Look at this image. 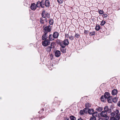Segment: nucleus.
<instances>
[{"mask_svg":"<svg viewBox=\"0 0 120 120\" xmlns=\"http://www.w3.org/2000/svg\"><path fill=\"white\" fill-rule=\"evenodd\" d=\"M53 56L52 54H50V58L51 60H52L53 59Z\"/></svg>","mask_w":120,"mask_h":120,"instance_id":"obj_38","label":"nucleus"},{"mask_svg":"<svg viewBox=\"0 0 120 120\" xmlns=\"http://www.w3.org/2000/svg\"><path fill=\"white\" fill-rule=\"evenodd\" d=\"M105 22H106L105 21L103 20L101 21L100 25L101 26H103L105 23Z\"/></svg>","mask_w":120,"mask_h":120,"instance_id":"obj_32","label":"nucleus"},{"mask_svg":"<svg viewBox=\"0 0 120 120\" xmlns=\"http://www.w3.org/2000/svg\"><path fill=\"white\" fill-rule=\"evenodd\" d=\"M41 3V2H40L39 1H38L37 2V4L36 6H37V7H38V4H39L40 5Z\"/></svg>","mask_w":120,"mask_h":120,"instance_id":"obj_40","label":"nucleus"},{"mask_svg":"<svg viewBox=\"0 0 120 120\" xmlns=\"http://www.w3.org/2000/svg\"><path fill=\"white\" fill-rule=\"evenodd\" d=\"M105 98H104V96H102L101 97V101H102L104 102V99Z\"/></svg>","mask_w":120,"mask_h":120,"instance_id":"obj_36","label":"nucleus"},{"mask_svg":"<svg viewBox=\"0 0 120 120\" xmlns=\"http://www.w3.org/2000/svg\"><path fill=\"white\" fill-rule=\"evenodd\" d=\"M117 105L118 106H120V101L118 102Z\"/></svg>","mask_w":120,"mask_h":120,"instance_id":"obj_42","label":"nucleus"},{"mask_svg":"<svg viewBox=\"0 0 120 120\" xmlns=\"http://www.w3.org/2000/svg\"><path fill=\"white\" fill-rule=\"evenodd\" d=\"M65 120H69V119L68 118H65Z\"/></svg>","mask_w":120,"mask_h":120,"instance_id":"obj_45","label":"nucleus"},{"mask_svg":"<svg viewBox=\"0 0 120 120\" xmlns=\"http://www.w3.org/2000/svg\"><path fill=\"white\" fill-rule=\"evenodd\" d=\"M60 46L61 47L60 48V50L61 52L63 53L66 52V49L65 48V46L62 43H61Z\"/></svg>","mask_w":120,"mask_h":120,"instance_id":"obj_5","label":"nucleus"},{"mask_svg":"<svg viewBox=\"0 0 120 120\" xmlns=\"http://www.w3.org/2000/svg\"><path fill=\"white\" fill-rule=\"evenodd\" d=\"M99 13L100 14H102L104 13V11L103 10H99Z\"/></svg>","mask_w":120,"mask_h":120,"instance_id":"obj_34","label":"nucleus"},{"mask_svg":"<svg viewBox=\"0 0 120 120\" xmlns=\"http://www.w3.org/2000/svg\"><path fill=\"white\" fill-rule=\"evenodd\" d=\"M95 29L97 31L99 30L100 29V26L98 24H97L96 25L95 28Z\"/></svg>","mask_w":120,"mask_h":120,"instance_id":"obj_23","label":"nucleus"},{"mask_svg":"<svg viewBox=\"0 0 120 120\" xmlns=\"http://www.w3.org/2000/svg\"><path fill=\"white\" fill-rule=\"evenodd\" d=\"M100 115L102 117H104V119L105 120H108L109 119V116L107 115V112L104 111L101 112Z\"/></svg>","mask_w":120,"mask_h":120,"instance_id":"obj_1","label":"nucleus"},{"mask_svg":"<svg viewBox=\"0 0 120 120\" xmlns=\"http://www.w3.org/2000/svg\"><path fill=\"white\" fill-rule=\"evenodd\" d=\"M107 99L108 102L109 103H110L112 102V96H110Z\"/></svg>","mask_w":120,"mask_h":120,"instance_id":"obj_21","label":"nucleus"},{"mask_svg":"<svg viewBox=\"0 0 120 120\" xmlns=\"http://www.w3.org/2000/svg\"><path fill=\"white\" fill-rule=\"evenodd\" d=\"M79 35L78 34H76L75 35V37L77 38H79Z\"/></svg>","mask_w":120,"mask_h":120,"instance_id":"obj_37","label":"nucleus"},{"mask_svg":"<svg viewBox=\"0 0 120 120\" xmlns=\"http://www.w3.org/2000/svg\"><path fill=\"white\" fill-rule=\"evenodd\" d=\"M53 20L52 19H51L49 20V23L50 25H52L53 24Z\"/></svg>","mask_w":120,"mask_h":120,"instance_id":"obj_27","label":"nucleus"},{"mask_svg":"<svg viewBox=\"0 0 120 120\" xmlns=\"http://www.w3.org/2000/svg\"><path fill=\"white\" fill-rule=\"evenodd\" d=\"M40 5L41 6L42 8H44V2L43 1H42L41 2V3H40Z\"/></svg>","mask_w":120,"mask_h":120,"instance_id":"obj_24","label":"nucleus"},{"mask_svg":"<svg viewBox=\"0 0 120 120\" xmlns=\"http://www.w3.org/2000/svg\"><path fill=\"white\" fill-rule=\"evenodd\" d=\"M107 15L106 14H104L103 17L105 18H106L107 17Z\"/></svg>","mask_w":120,"mask_h":120,"instance_id":"obj_43","label":"nucleus"},{"mask_svg":"<svg viewBox=\"0 0 120 120\" xmlns=\"http://www.w3.org/2000/svg\"><path fill=\"white\" fill-rule=\"evenodd\" d=\"M45 6L47 7H49V0H47L45 1Z\"/></svg>","mask_w":120,"mask_h":120,"instance_id":"obj_17","label":"nucleus"},{"mask_svg":"<svg viewBox=\"0 0 120 120\" xmlns=\"http://www.w3.org/2000/svg\"><path fill=\"white\" fill-rule=\"evenodd\" d=\"M62 44L65 46V45H68L69 42L68 39H65L63 42H62Z\"/></svg>","mask_w":120,"mask_h":120,"instance_id":"obj_10","label":"nucleus"},{"mask_svg":"<svg viewBox=\"0 0 120 120\" xmlns=\"http://www.w3.org/2000/svg\"><path fill=\"white\" fill-rule=\"evenodd\" d=\"M58 2L60 4H62L63 2V0H57Z\"/></svg>","mask_w":120,"mask_h":120,"instance_id":"obj_35","label":"nucleus"},{"mask_svg":"<svg viewBox=\"0 0 120 120\" xmlns=\"http://www.w3.org/2000/svg\"><path fill=\"white\" fill-rule=\"evenodd\" d=\"M115 112L116 114V115L119 116V114H120L119 113V110L117 109H116L115 111Z\"/></svg>","mask_w":120,"mask_h":120,"instance_id":"obj_25","label":"nucleus"},{"mask_svg":"<svg viewBox=\"0 0 120 120\" xmlns=\"http://www.w3.org/2000/svg\"><path fill=\"white\" fill-rule=\"evenodd\" d=\"M120 118V114H119V116L116 115L113 117L110 118V120H119Z\"/></svg>","mask_w":120,"mask_h":120,"instance_id":"obj_6","label":"nucleus"},{"mask_svg":"<svg viewBox=\"0 0 120 120\" xmlns=\"http://www.w3.org/2000/svg\"><path fill=\"white\" fill-rule=\"evenodd\" d=\"M104 111H105L107 113H109L111 112V110L109 108L108 106H106L104 108Z\"/></svg>","mask_w":120,"mask_h":120,"instance_id":"obj_7","label":"nucleus"},{"mask_svg":"<svg viewBox=\"0 0 120 120\" xmlns=\"http://www.w3.org/2000/svg\"><path fill=\"white\" fill-rule=\"evenodd\" d=\"M94 110L92 109H90L88 111V113L90 114H92L94 113Z\"/></svg>","mask_w":120,"mask_h":120,"instance_id":"obj_16","label":"nucleus"},{"mask_svg":"<svg viewBox=\"0 0 120 120\" xmlns=\"http://www.w3.org/2000/svg\"><path fill=\"white\" fill-rule=\"evenodd\" d=\"M65 37H67V38H68L69 37V35L68 34H65Z\"/></svg>","mask_w":120,"mask_h":120,"instance_id":"obj_44","label":"nucleus"},{"mask_svg":"<svg viewBox=\"0 0 120 120\" xmlns=\"http://www.w3.org/2000/svg\"><path fill=\"white\" fill-rule=\"evenodd\" d=\"M69 38L70 39L72 40H73L74 39V38L72 36H70L69 37Z\"/></svg>","mask_w":120,"mask_h":120,"instance_id":"obj_39","label":"nucleus"},{"mask_svg":"<svg viewBox=\"0 0 120 120\" xmlns=\"http://www.w3.org/2000/svg\"><path fill=\"white\" fill-rule=\"evenodd\" d=\"M51 46H52V44H51Z\"/></svg>","mask_w":120,"mask_h":120,"instance_id":"obj_47","label":"nucleus"},{"mask_svg":"<svg viewBox=\"0 0 120 120\" xmlns=\"http://www.w3.org/2000/svg\"><path fill=\"white\" fill-rule=\"evenodd\" d=\"M46 12L44 10L41 13V16L42 17L44 18H45L47 16L46 14Z\"/></svg>","mask_w":120,"mask_h":120,"instance_id":"obj_15","label":"nucleus"},{"mask_svg":"<svg viewBox=\"0 0 120 120\" xmlns=\"http://www.w3.org/2000/svg\"><path fill=\"white\" fill-rule=\"evenodd\" d=\"M111 118L114 117L115 116V113L114 112H112L110 114Z\"/></svg>","mask_w":120,"mask_h":120,"instance_id":"obj_28","label":"nucleus"},{"mask_svg":"<svg viewBox=\"0 0 120 120\" xmlns=\"http://www.w3.org/2000/svg\"><path fill=\"white\" fill-rule=\"evenodd\" d=\"M54 38L52 36V34H50L49 36V40L50 41L53 40H54Z\"/></svg>","mask_w":120,"mask_h":120,"instance_id":"obj_19","label":"nucleus"},{"mask_svg":"<svg viewBox=\"0 0 120 120\" xmlns=\"http://www.w3.org/2000/svg\"><path fill=\"white\" fill-rule=\"evenodd\" d=\"M51 47L49 46L47 48V51L48 52H50L51 50Z\"/></svg>","mask_w":120,"mask_h":120,"instance_id":"obj_26","label":"nucleus"},{"mask_svg":"<svg viewBox=\"0 0 120 120\" xmlns=\"http://www.w3.org/2000/svg\"><path fill=\"white\" fill-rule=\"evenodd\" d=\"M57 43H58V44H60V45H61V43H62V42L61 43L60 42V41L59 40H58L57 41Z\"/></svg>","mask_w":120,"mask_h":120,"instance_id":"obj_41","label":"nucleus"},{"mask_svg":"<svg viewBox=\"0 0 120 120\" xmlns=\"http://www.w3.org/2000/svg\"><path fill=\"white\" fill-rule=\"evenodd\" d=\"M50 41L48 39H47L42 41V45L44 46H46L49 45L50 44Z\"/></svg>","mask_w":120,"mask_h":120,"instance_id":"obj_3","label":"nucleus"},{"mask_svg":"<svg viewBox=\"0 0 120 120\" xmlns=\"http://www.w3.org/2000/svg\"><path fill=\"white\" fill-rule=\"evenodd\" d=\"M95 34V32L94 31H93L91 32H90V36L94 35Z\"/></svg>","mask_w":120,"mask_h":120,"instance_id":"obj_30","label":"nucleus"},{"mask_svg":"<svg viewBox=\"0 0 120 120\" xmlns=\"http://www.w3.org/2000/svg\"><path fill=\"white\" fill-rule=\"evenodd\" d=\"M117 92V90H116L114 89L112 92V94L113 95H115L116 94Z\"/></svg>","mask_w":120,"mask_h":120,"instance_id":"obj_20","label":"nucleus"},{"mask_svg":"<svg viewBox=\"0 0 120 120\" xmlns=\"http://www.w3.org/2000/svg\"><path fill=\"white\" fill-rule=\"evenodd\" d=\"M86 110V108H85L83 110H81L79 112L80 114L81 115H82L84 114V113H86L87 112Z\"/></svg>","mask_w":120,"mask_h":120,"instance_id":"obj_13","label":"nucleus"},{"mask_svg":"<svg viewBox=\"0 0 120 120\" xmlns=\"http://www.w3.org/2000/svg\"><path fill=\"white\" fill-rule=\"evenodd\" d=\"M51 26L50 25L45 27L44 29V33L47 34L48 32H50L51 31Z\"/></svg>","mask_w":120,"mask_h":120,"instance_id":"obj_2","label":"nucleus"},{"mask_svg":"<svg viewBox=\"0 0 120 120\" xmlns=\"http://www.w3.org/2000/svg\"><path fill=\"white\" fill-rule=\"evenodd\" d=\"M30 8L32 10H34L36 9V5L34 3L32 4L31 5Z\"/></svg>","mask_w":120,"mask_h":120,"instance_id":"obj_9","label":"nucleus"},{"mask_svg":"<svg viewBox=\"0 0 120 120\" xmlns=\"http://www.w3.org/2000/svg\"><path fill=\"white\" fill-rule=\"evenodd\" d=\"M103 109V108L101 107H98L96 109V110L97 112H100Z\"/></svg>","mask_w":120,"mask_h":120,"instance_id":"obj_18","label":"nucleus"},{"mask_svg":"<svg viewBox=\"0 0 120 120\" xmlns=\"http://www.w3.org/2000/svg\"><path fill=\"white\" fill-rule=\"evenodd\" d=\"M98 114V112H95L92 114V116L91 117L90 119V120H96V117L97 116V114Z\"/></svg>","mask_w":120,"mask_h":120,"instance_id":"obj_4","label":"nucleus"},{"mask_svg":"<svg viewBox=\"0 0 120 120\" xmlns=\"http://www.w3.org/2000/svg\"><path fill=\"white\" fill-rule=\"evenodd\" d=\"M86 107V108H88L89 107H90L91 106V105L88 103H87L85 105Z\"/></svg>","mask_w":120,"mask_h":120,"instance_id":"obj_29","label":"nucleus"},{"mask_svg":"<svg viewBox=\"0 0 120 120\" xmlns=\"http://www.w3.org/2000/svg\"><path fill=\"white\" fill-rule=\"evenodd\" d=\"M54 55L56 57H59L61 55L60 51L58 50H56L55 52Z\"/></svg>","mask_w":120,"mask_h":120,"instance_id":"obj_8","label":"nucleus"},{"mask_svg":"<svg viewBox=\"0 0 120 120\" xmlns=\"http://www.w3.org/2000/svg\"><path fill=\"white\" fill-rule=\"evenodd\" d=\"M48 36L47 35V34L44 33L42 36V39L43 40H46L48 38Z\"/></svg>","mask_w":120,"mask_h":120,"instance_id":"obj_11","label":"nucleus"},{"mask_svg":"<svg viewBox=\"0 0 120 120\" xmlns=\"http://www.w3.org/2000/svg\"><path fill=\"white\" fill-rule=\"evenodd\" d=\"M117 97H115L113 99V101L114 103H116L117 101Z\"/></svg>","mask_w":120,"mask_h":120,"instance_id":"obj_31","label":"nucleus"},{"mask_svg":"<svg viewBox=\"0 0 120 120\" xmlns=\"http://www.w3.org/2000/svg\"><path fill=\"white\" fill-rule=\"evenodd\" d=\"M98 120H103L101 118H100L98 119Z\"/></svg>","mask_w":120,"mask_h":120,"instance_id":"obj_46","label":"nucleus"},{"mask_svg":"<svg viewBox=\"0 0 120 120\" xmlns=\"http://www.w3.org/2000/svg\"><path fill=\"white\" fill-rule=\"evenodd\" d=\"M110 94L108 92H106L104 94V96L105 99H107L110 96Z\"/></svg>","mask_w":120,"mask_h":120,"instance_id":"obj_12","label":"nucleus"},{"mask_svg":"<svg viewBox=\"0 0 120 120\" xmlns=\"http://www.w3.org/2000/svg\"><path fill=\"white\" fill-rule=\"evenodd\" d=\"M59 36V33L57 32H55L53 34V36L54 38H57Z\"/></svg>","mask_w":120,"mask_h":120,"instance_id":"obj_14","label":"nucleus"},{"mask_svg":"<svg viewBox=\"0 0 120 120\" xmlns=\"http://www.w3.org/2000/svg\"><path fill=\"white\" fill-rule=\"evenodd\" d=\"M69 118L71 120H76V118L75 117L73 116H70Z\"/></svg>","mask_w":120,"mask_h":120,"instance_id":"obj_22","label":"nucleus"},{"mask_svg":"<svg viewBox=\"0 0 120 120\" xmlns=\"http://www.w3.org/2000/svg\"><path fill=\"white\" fill-rule=\"evenodd\" d=\"M40 22L41 23L43 24L44 22V19L42 18H41Z\"/></svg>","mask_w":120,"mask_h":120,"instance_id":"obj_33","label":"nucleus"}]
</instances>
